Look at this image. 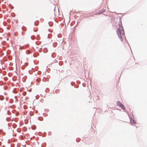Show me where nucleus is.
<instances>
[{
  "label": "nucleus",
  "instance_id": "obj_3",
  "mask_svg": "<svg viewBox=\"0 0 147 147\" xmlns=\"http://www.w3.org/2000/svg\"><path fill=\"white\" fill-rule=\"evenodd\" d=\"M130 122H131V123H136V121H135L133 119H131L130 120Z\"/></svg>",
  "mask_w": 147,
  "mask_h": 147
},
{
  "label": "nucleus",
  "instance_id": "obj_1",
  "mask_svg": "<svg viewBox=\"0 0 147 147\" xmlns=\"http://www.w3.org/2000/svg\"><path fill=\"white\" fill-rule=\"evenodd\" d=\"M121 31H120L119 29L118 28L117 30V34L120 40V41L122 42L123 41V39L122 38V36H123L124 34V31L123 30V28L122 27H121Z\"/></svg>",
  "mask_w": 147,
  "mask_h": 147
},
{
  "label": "nucleus",
  "instance_id": "obj_2",
  "mask_svg": "<svg viewBox=\"0 0 147 147\" xmlns=\"http://www.w3.org/2000/svg\"><path fill=\"white\" fill-rule=\"evenodd\" d=\"M117 104L118 106L121 108V109L123 110H125V108L123 105L119 101H118L117 102Z\"/></svg>",
  "mask_w": 147,
  "mask_h": 147
},
{
  "label": "nucleus",
  "instance_id": "obj_5",
  "mask_svg": "<svg viewBox=\"0 0 147 147\" xmlns=\"http://www.w3.org/2000/svg\"><path fill=\"white\" fill-rule=\"evenodd\" d=\"M35 112H36V113H37L38 112L37 111H36Z\"/></svg>",
  "mask_w": 147,
  "mask_h": 147
},
{
  "label": "nucleus",
  "instance_id": "obj_6",
  "mask_svg": "<svg viewBox=\"0 0 147 147\" xmlns=\"http://www.w3.org/2000/svg\"><path fill=\"white\" fill-rule=\"evenodd\" d=\"M9 111H7L8 114H9Z\"/></svg>",
  "mask_w": 147,
  "mask_h": 147
},
{
  "label": "nucleus",
  "instance_id": "obj_4",
  "mask_svg": "<svg viewBox=\"0 0 147 147\" xmlns=\"http://www.w3.org/2000/svg\"><path fill=\"white\" fill-rule=\"evenodd\" d=\"M101 11H102L101 12H99V13H96V14H95V15H97L100 14H102L103 12H104L105 11L104 10H103Z\"/></svg>",
  "mask_w": 147,
  "mask_h": 147
}]
</instances>
